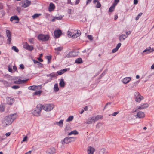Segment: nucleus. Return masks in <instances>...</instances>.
I'll return each instance as SVG.
<instances>
[{"mask_svg": "<svg viewBox=\"0 0 154 154\" xmlns=\"http://www.w3.org/2000/svg\"><path fill=\"white\" fill-rule=\"evenodd\" d=\"M17 117L16 113L11 114L5 116L3 120L2 124L4 127L11 125Z\"/></svg>", "mask_w": 154, "mask_h": 154, "instance_id": "1", "label": "nucleus"}, {"mask_svg": "<svg viewBox=\"0 0 154 154\" xmlns=\"http://www.w3.org/2000/svg\"><path fill=\"white\" fill-rule=\"evenodd\" d=\"M42 105L41 104H38L36 107L32 111V114L35 116H39L40 115V113L42 109Z\"/></svg>", "mask_w": 154, "mask_h": 154, "instance_id": "2", "label": "nucleus"}, {"mask_svg": "<svg viewBox=\"0 0 154 154\" xmlns=\"http://www.w3.org/2000/svg\"><path fill=\"white\" fill-rule=\"evenodd\" d=\"M50 38L48 35H44L42 34H39L37 37V38L40 40L46 41H47Z\"/></svg>", "mask_w": 154, "mask_h": 154, "instance_id": "3", "label": "nucleus"}, {"mask_svg": "<svg viewBox=\"0 0 154 154\" xmlns=\"http://www.w3.org/2000/svg\"><path fill=\"white\" fill-rule=\"evenodd\" d=\"M54 107V106L52 104H45L42 106V109L47 111H49L52 110Z\"/></svg>", "mask_w": 154, "mask_h": 154, "instance_id": "4", "label": "nucleus"}, {"mask_svg": "<svg viewBox=\"0 0 154 154\" xmlns=\"http://www.w3.org/2000/svg\"><path fill=\"white\" fill-rule=\"evenodd\" d=\"M149 106V105L147 103L143 104H141L140 106H137V107L134 109L132 112H134L138 110H140L144 109L147 108Z\"/></svg>", "mask_w": 154, "mask_h": 154, "instance_id": "5", "label": "nucleus"}, {"mask_svg": "<svg viewBox=\"0 0 154 154\" xmlns=\"http://www.w3.org/2000/svg\"><path fill=\"white\" fill-rule=\"evenodd\" d=\"M134 96L135 101L137 102H140L143 99V97L139 92H135Z\"/></svg>", "mask_w": 154, "mask_h": 154, "instance_id": "6", "label": "nucleus"}, {"mask_svg": "<svg viewBox=\"0 0 154 154\" xmlns=\"http://www.w3.org/2000/svg\"><path fill=\"white\" fill-rule=\"evenodd\" d=\"M74 138L73 137H67L63 139V140L61 141V143L63 145H64V144H68L72 141L71 139Z\"/></svg>", "mask_w": 154, "mask_h": 154, "instance_id": "7", "label": "nucleus"}, {"mask_svg": "<svg viewBox=\"0 0 154 154\" xmlns=\"http://www.w3.org/2000/svg\"><path fill=\"white\" fill-rule=\"evenodd\" d=\"M21 6L24 8H26L29 6L31 3L30 1L26 0L23 1L21 2Z\"/></svg>", "mask_w": 154, "mask_h": 154, "instance_id": "8", "label": "nucleus"}, {"mask_svg": "<svg viewBox=\"0 0 154 154\" xmlns=\"http://www.w3.org/2000/svg\"><path fill=\"white\" fill-rule=\"evenodd\" d=\"M6 35L8 38L7 40V43L8 44L11 43V33L10 31L9 30H7L6 31Z\"/></svg>", "mask_w": 154, "mask_h": 154, "instance_id": "9", "label": "nucleus"}, {"mask_svg": "<svg viewBox=\"0 0 154 154\" xmlns=\"http://www.w3.org/2000/svg\"><path fill=\"white\" fill-rule=\"evenodd\" d=\"M56 152V149L54 147H50L46 151L47 154H54Z\"/></svg>", "mask_w": 154, "mask_h": 154, "instance_id": "10", "label": "nucleus"}, {"mask_svg": "<svg viewBox=\"0 0 154 154\" xmlns=\"http://www.w3.org/2000/svg\"><path fill=\"white\" fill-rule=\"evenodd\" d=\"M10 21L14 23H18L19 21V18L17 16H12L10 19Z\"/></svg>", "mask_w": 154, "mask_h": 154, "instance_id": "11", "label": "nucleus"}, {"mask_svg": "<svg viewBox=\"0 0 154 154\" xmlns=\"http://www.w3.org/2000/svg\"><path fill=\"white\" fill-rule=\"evenodd\" d=\"M23 46L24 48L30 51H32L34 49L32 46L29 45L26 42L23 43Z\"/></svg>", "mask_w": 154, "mask_h": 154, "instance_id": "12", "label": "nucleus"}, {"mask_svg": "<svg viewBox=\"0 0 154 154\" xmlns=\"http://www.w3.org/2000/svg\"><path fill=\"white\" fill-rule=\"evenodd\" d=\"M145 114L144 112L142 111L138 112L136 115V118H143L145 117Z\"/></svg>", "mask_w": 154, "mask_h": 154, "instance_id": "13", "label": "nucleus"}, {"mask_svg": "<svg viewBox=\"0 0 154 154\" xmlns=\"http://www.w3.org/2000/svg\"><path fill=\"white\" fill-rule=\"evenodd\" d=\"M54 36L56 38H59L62 34V31L60 29L56 30L54 31Z\"/></svg>", "mask_w": 154, "mask_h": 154, "instance_id": "14", "label": "nucleus"}, {"mask_svg": "<svg viewBox=\"0 0 154 154\" xmlns=\"http://www.w3.org/2000/svg\"><path fill=\"white\" fill-rule=\"evenodd\" d=\"M95 150L94 148L90 146L88 147L87 152L88 154H93Z\"/></svg>", "mask_w": 154, "mask_h": 154, "instance_id": "15", "label": "nucleus"}, {"mask_svg": "<svg viewBox=\"0 0 154 154\" xmlns=\"http://www.w3.org/2000/svg\"><path fill=\"white\" fill-rule=\"evenodd\" d=\"M94 117H90L86 120V123L87 124H91L95 122Z\"/></svg>", "mask_w": 154, "mask_h": 154, "instance_id": "16", "label": "nucleus"}, {"mask_svg": "<svg viewBox=\"0 0 154 154\" xmlns=\"http://www.w3.org/2000/svg\"><path fill=\"white\" fill-rule=\"evenodd\" d=\"M7 103L10 105H11L14 102V100L13 98L10 97H8L6 98Z\"/></svg>", "mask_w": 154, "mask_h": 154, "instance_id": "17", "label": "nucleus"}, {"mask_svg": "<svg viewBox=\"0 0 154 154\" xmlns=\"http://www.w3.org/2000/svg\"><path fill=\"white\" fill-rule=\"evenodd\" d=\"M131 78L130 77H125L123 79L122 81V82L124 84H126L128 83L131 80Z\"/></svg>", "mask_w": 154, "mask_h": 154, "instance_id": "18", "label": "nucleus"}, {"mask_svg": "<svg viewBox=\"0 0 154 154\" xmlns=\"http://www.w3.org/2000/svg\"><path fill=\"white\" fill-rule=\"evenodd\" d=\"M38 87H39L40 88H41V86L40 85H39L38 86H37L35 85L30 86L28 87V89L29 90H35L36 89H37Z\"/></svg>", "mask_w": 154, "mask_h": 154, "instance_id": "19", "label": "nucleus"}, {"mask_svg": "<svg viewBox=\"0 0 154 154\" xmlns=\"http://www.w3.org/2000/svg\"><path fill=\"white\" fill-rule=\"evenodd\" d=\"M63 120H61L59 122H56L54 123V125H57L60 127L63 126Z\"/></svg>", "mask_w": 154, "mask_h": 154, "instance_id": "20", "label": "nucleus"}, {"mask_svg": "<svg viewBox=\"0 0 154 154\" xmlns=\"http://www.w3.org/2000/svg\"><path fill=\"white\" fill-rule=\"evenodd\" d=\"M127 36L124 34L120 35L119 38V40L120 42L124 40L125 38H127Z\"/></svg>", "mask_w": 154, "mask_h": 154, "instance_id": "21", "label": "nucleus"}, {"mask_svg": "<svg viewBox=\"0 0 154 154\" xmlns=\"http://www.w3.org/2000/svg\"><path fill=\"white\" fill-rule=\"evenodd\" d=\"M55 8V6L54 4L51 3L49 5V11H51L53 10Z\"/></svg>", "mask_w": 154, "mask_h": 154, "instance_id": "22", "label": "nucleus"}, {"mask_svg": "<svg viewBox=\"0 0 154 154\" xmlns=\"http://www.w3.org/2000/svg\"><path fill=\"white\" fill-rule=\"evenodd\" d=\"M107 151L105 149H101L99 152V154H107Z\"/></svg>", "mask_w": 154, "mask_h": 154, "instance_id": "23", "label": "nucleus"}, {"mask_svg": "<svg viewBox=\"0 0 154 154\" xmlns=\"http://www.w3.org/2000/svg\"><path fill=\"white\" fill-rule=\"evenodd\" d=\"M59 85L61 87H64L65 86V82L63 79H61L60 80Z\"/></svg>", "mask_w": 154, "mask_h": 154, "instance_id": "24", "label": "nucleus"}, {"mask_svg": "<svg viewBox=\"0 0 154 154\" xmlns=\"http://www.w3.org/2000/svg\"><path fill=\"white\" fill-rule=\"evenodd\" d=\"M78 134V132L76 130H74L70 132L68 134V135H71L72 134H74V135H76Z\"/></svg>", "mask_w": 154, "mask_h": 154, "instance_id": "25", "label": "nucleus"}, {"mask_svg": "<svg viewBox=\"0 0 154 154\" xmlns=\"http://www.w3.org/2000/svg\"><path fill=\"white\" fill-rule=\"evenodd\" d=\"M102 117L101 115H97L95 117H94L95 122L98 121L100 119H101Z\"/></svg>", "mask_w": 154, "mask_h": 154, "instance_id": "26", "label": "nucleus"}, {"mask_svg": "<svg viewBox=\"0 0 154 154\" xmlns=\"http://www.w3.org/2000/svg\"><path fill=\"white\" fill-rule=\"evenodd\" d=\"M153 51V50L152 49H151L150 47H149V48H146V49L144 50L143 52H147L148 53H150L152 52Z\"/></svg>", "mask_w": 154, "mask_h": 154, "instance_id": "27", "label": "nucleus"}, {"mask_svg": "<svg viewBox=\"0 0 154 154\" xmlns=\"http://www.w3.org/2000/svg\"><path fill=\"white\" fill-rule=\"evenodd\" d=\"M75 63H82V61L81 58L77 59L75 61Z\"/></svg>", "mask_w": 154, "mask_h": 154, "instance_id": "28", "label": "nucleus"}, {"mask_svg": "<svg viewBox=\"0 0 154 154\" xmlns=\"http://www.w3.org/2000/svg\"><path fill=\"white\" fill-rule=\"evenodd\" d=\"M41 15V14L36 13L32 15V17L33 19H35L38 18Z\"/></svg>", "mask_w": 154, "mask_h": 154, "instance_id": "29", "label": "nucleus"}, {"mask_svg": "<svg viewBox=\"0 0 154 154\" xmlns=\"http://www.w3.org/2000/svg\"><path fill=\"white\" fill-rule=\"evenodd\" d=\"M54 89L55 91H57L59 90V88L58 87V85L57 84H56L54 85Z\"/></svg>", "mask_w": 154, "mask_h": 154, "instance_id": "30", "label": "nucleus"}, {"mask_svg": "<svg viewBox=\"0 0 154 154\" xmlns=\"http://www.w3.org/2000/svg\"><path fill=\"white\" fill-rule=\"evenodd\" d=\"M46 58L48 60V63H50L51 59V56H46Z\"/></svg>", "mask_w": 154, "mask_h": 154, "instance_id": "31", "label": "nucleus"}, {"mask_svg": "<svg viewBox=\"0 0 154 154\" xmlns=\"http://www.w3.org/2000/svg\"><path fill=\"white\" fill-rule=\"evenodd\" d=\"M0 81L2 82H3V84L4 85L6 86H9L10 85V84L9 83L6 81Z\"/></svg>", "mask_w": 154, "mask_h": 154, "instance_id": "32", "label": "nucleus"}, {"mask_svg": "<svg viewBox=\"0 0 154 154\" xmlns=\"http://www.w3.org/2000/svg\"><path fill=\"white\" fill-rule=\"evenodd\" d=\"M115 6L114 5L111 6L109 9V11L111 12H113L115 8Z\"/></svg>", "mask_w": 154, "mask_h": 154, "instance_id": "33", "label": "nucleus"}, {"mask_svg": "<svg viewBox=\"0 0 154 154\" xmlns=\"http://www.w3.org/2000/svg\"><path fill=\"white\" fill-rule=\"evenodd\" d=\"M72 57H73L72 54V52H70L65 57L66 58H70Z\"/></svg>", "mask_w": 154, "mask_h": 154, "instance_id": "34", "label": "nucleus"}, {"mask_svg": "<svg viewBox=\"0 0 154 154\" xmlns=\"http://www.w3.org/2000/svg\"><path fill=\"white\" fill-rule=\"evenodd\" d=\"M73 119V116H70L66 120L67 122H70L72 121Z\"/></svg>", "mask_w": 154, "mask_h": 154, "instance_id": "35", "label": "nucleus"}, {"mask_svg": "<svg viewBox=\"0 0 154 154\" xmlns=\"http://www.w3.org/2000/svg\"><path fill=\"white\" fill-rule=\"evenodd\" d=\"M63 49V47L62 46L58 47L57 48H55L54 49L55 51H61Z\"/></svg>", "mask_w": 154, "mask_h": 154, "instance_id": "36", "label": "nucleus"}, {"mask_svg": "<svg viewBox=\"0 0 154 154\" xmlns=\"http://www.w3.org/2000/svg\"><path fill=\"white\" fill-rule=\"evenodd\" d=\"M80 33H79L78 32V31H77V32L76 33L72 35V37L74 38H76L77 37L79 36L80 35Z\"/></svg>", "mask_w": 154, "mask_h": 154, "instance_id": "37", "label": "nucleus"}, {"mask_svg": "<svg viewBox=\"0 0 154 154\" xmlns=\"http://www.w3.org/2000/svg\"><path fill=\"white\" fill-rule=\"evenodd\" d=\"M102 126V124L101 123H98L96 125V128L97 129H100Z\"/></svg>", "mask_w": 154, "mask_h": 154, "instance_id": "38", "label": "nucleus"}, {"mask_svg": "<svg viewBox=\"0 0 154 154\" xmlns=\"http://www.w3.org/2000/svg\"><path fill=\"white\" fill-rule=\"evenodd\" d=\"M49 75L52 77H54L57 76L58 75H57L56 73H52L50 74Z\"/></svg>", "mask_w": 154, "mask_h": 154, "instance_id": "39", "label": "nucleus"}, {"mask_svg": "<svg viewBox=\"0 0 154 154\" xmlns=\"http://www.w3.org/2000/svg\"><path fill=\"white\" fill-rule=\"evenodd\" d=\"M12 49L16 52H18L19 51L18 49L15 46H13L12 48Z\"/></svg>", "mask_w": 154, "mask_h": 154, "instance_id": "40", "label": "nucleus"}, {"mask_svg": "<svg viewBox=\"0 0 154 154\" xmlns=\"http://www.w3.org/2000/svg\"><path fill=\"white\" fill-rule=\"evenodd\" d=\"M5 110V107L2 105H0V111L3 112Z\"/></svg>", "mask_w": 154, "mask_h": 154, "instance_id": "41", "label": "nucleus"}, {"mask_svg": "<svg viewBox=\"0 0 154 154\" xmlns=\"http://www.w3.org/2000/svg\"><path fill=\"white\" fill-rule=\"evenodd\" d=\"M41 92H42V91H36V92H35L33 94L34 95H40L41 94Z\"/></svg>", "mask_w": 154, "mask_h": 154, "instance_id": "42", "label": "nucleus"}, {"mask_svg": "<svg viewBox=\"0 0 154 154\" xmlns=\"http://www.w3.org/2000/svg\"><path fill=\"white\" fill-rule=\"evenodd\" d=\"M142 14H142V13H140L138 14V15H137V16L136 17L135 20H137L139 19V17H140V16L142 15Z\"/></svg>", "mask_w": 154, "mask_h": 154, "instance_id": "43", "label": "nucleus"}, {"mask_svg": "<svg viewBox=\"0 0 154 154\" xmlns=\"http://www.w3.org/2000/svg\"><path fill=\"white\" fill-rule=\"evenodd\" d=\"M63 16H59V17H55V18L56 19V20H61L62 19L63 17Z\"/></svg>", "mask_w": 154, "mask_h": 154, "instance_id": "44", "label": "nucleus"}, {"mask_svg": "<svg viewBox=\"0 0 154 154\" xmlns=\"http://www.w3.org/2000/svg\"><path fill=\"white\" fill-rule=\"evenodd\" d=\"M57 73L58 74V75H60L63 74V72L62 71V70H61L60 71H59L57 72Z\"/></svg>", "mask_w": 154, "mask_h": 154, "instance_id": "45", "label": "nucleus"}, {"mask_svg": "<svg viewBox=\"0 0 154 154\" xmlns=\"http://www.w3.org/2000/svg\"><path fill=\"white\" fill-rule=\"evenodd\" d=\"M29 42L31 44H33L34 42V39L33 38H30L28 40Z\"/></svg>", "mask_w": 154, "mask_h": 154, "instance_id": "46", "label": "nucleus"}, {"mask_svg": "<svg viewBox=\"0 0 154 154\" xmlns=\"http://www.w3.org/2000/svg\"><path fill=\"white\" fill-rule=\"evenodd\" d=\"M101 5L99 2H98L96 5V7L97 8H100L101 7Z\"/></svg>", "mask_w": 154, "mask_h": 154, "instance_id": "47", "label": "nucleus"}, {"mask_svg": "<svg viewBox=\"0 0 154 154\" xmlns=\"http://www.w3.org/2000/svg\"><path fill=\"white\" fill-rule=\"evenodd\" d=\"M19 86L18 85H14L12 87V88L14 89H17L19 88Z\"/></svg>", "mask_w": 154, "mask_h": 154, "instance_id": "48", "label": "nucleus"}, {"mask_svg": "<svg viewBox=\"0 0 154 154\" xmlns=\"http://www.w3.org/2000/svg\"><path fill=\"white\" fill-rule=\"evenodd\" d=\"M119 2V0H115L113 5L116 6Z\"/></svg>", "mask_w": 154, "mask_h": 154, "instance_id": "49", "label": "nucleus"}, {"mask_svg": "<svg viewBox=\"0 0 154 154\" xmlns=\"http://www.w3.org/2000/svg\"><path fill=\"white\" fill-rule=\"evenodd\" d=\"M72 54L73 57L76 56L78 54L76 52L72 51Z\"/></svg>", "mask_w": 154, "mask_h": 154, "instance_id": "50", "label": "nucleus"}, {"mask_svg": "<svg viewBox=\"0 0 154 154\" xmlns=\"http://www.w3.org/2000/svg\"><path fill=\"white\" fill-rule=\"evenodd\" d=\"M28 79L27 80H20V84L21 83H24L26 82Z\"/></svg>", "mask_w": 154, "mask_h": 154, "instance_id": "51", "label": "nucleus"}, {"mask_svg": "<svg viewBox=\"0 0 154 154\" xmlns=\"http://www.w3.org/2000/svg\"><path fill=\"white\" fill-rule=\"evenodd\" d=\"M121 45V43H119L116 46V48L118 49L120 47Z\"/></svg>", "mask_w": 154, "mask_h": 154, "instance_id": "52", "label": "nucleus"}, {"mask_svg": "<svg viewBox=\"0 0 154 154\" xmlns=\"http://www.w3.org/2000/svg\"><path fill=\"white\" fill-rule=\"evenodd\" d=\"M68 34L69 35H70V36H72V35H74V34H72V32L69 31L68 32Z\"/></svg>", "mask_w": 154, "mask_h": 154, "instance_id": "53", "label": "nucleus"}, {"mask_svg": "<svg viewBox=\"0 0 154 154\" xmlns=\"http://www.w3.org/2000/svg\"><path fill=\"white\" fill-rule=\"evenodd\" d=\"M118 50V49H117L116 48L113 49L112 50V53H114L116 52Z\"/></svg>", "mask_w": 154, "mask_h": 154, "instance_id": "54", "label": "nucleus"}, {"mask_svg": "<svg viewBox=\"0 0 154 154\" xmlns=\"http://www.w3.org/2000/svg\"><path fill=\"white\" fill-rule=\"evenodd\" d=\"M37 65L39 67H42L43 66V65L39 62L38 63Z\"/></svg>", "mask_w": 154, "mask_h": 154, "instance_id": "55", "label": "nucleus"}, {"mask_svg": "<svg viewBox=\"0 0 154 154\" xmlns=\"http://www.w3.org/2000/svg\"><path fill=\"white\" fill-rule=\"evenodd\" d=\"M87 37L90 40H92L93 39V38H92V36L91 35H88L87 36Z\"/></svg>", "mask_w": 154, "mask_h": 154, "instance_id": "56", "label": "nucleus"}, {"mask_svg": "<svg viewBox=\"0 0 154 154\" xmlns=\"http://www.w3.org/2000/svg\"><path fill=\"white\" fill-rule=\"evenodd\" d=\"M27 137L26 136L23 138V140L22 141L24 142V141H26L27 140Z\"/></svg>", "mask_w": 154, "mask_h": 154, "instance_id": "57", "label": "nucleus"}, {"mask_svg": "<svg viewBox=\"0 0 154 154\" xmlns=\"http://www.w3.org/2000/svg\"><path fill=\"white\" fill-rule=\"evenodd\" d=\"M119 113V112H114L112 114V115L114 116H116L117 114Z\"/></svg>", "mask_w": 154, "mask_h": 154, "instance_id": "58", "label": "nucleus"}, {"mask_svg": "<svg viewBox=\"0 0 154 154\" xmlns=\"http://www.w3.org/2000/svg\"><path fill=\"white\" fill-rule=\"evenodd\" d=\"M14 83L16 84H20V80H18L17 81H16L14 82Z\"/></svg>", "mask_w": 154, "mask_h": 154, "instance_id": "59", "label": "nucleus"}, {"mask_svg": "<svg viewBox=\"0 0 154 154\" xmlns=\"http://www.w3.org/2000/svg\"><path fill=\"white\" fill-rule=\"evenodd\" d=\"M8 71L9 72H14V71L13 72V70L11 67H8Z\"/></svg>", "mask_w": 154, "mask_h": 154, "instance_id": "60", "label": "nucleus"}, {"mask_svg": "<svg viewBox=\"0 0 154 154\" xmlns=\"http://www.w3.org/2000/svg\"><path fill=\"white\" fill-rule=\"evenodd\" d=\"M20 67L21 69H23L24 68V65L22 64H21L20 65Z\"/></svg>", "mask_w": 154, "mask_h": 154, "instance_id": "61", "label": "nucleus"}, {"mask_svg": "<svg viewBox=\"0 0 154 154\" xmlns=\"http://www.w3.org/2000/svg\"><path fill=\"white\" fill-rule=\"evenodd\" d=\"M92 0H87L86 2V5H88V3H89L91 2Z\"/></svg>", "mask_w": 154, "mask_h": 154, "instance_id": "62", "label": "nucleus"}, {"mask_svg": "<svg viewBox=\"0 0 154 154\" xmlns=\"http://www.w3.org/2000/svg\"><path fill=\"white\" fill-rule=\"evenodd\" d=\"M33 61L34 63L37 64H38V63L39 62V61H37V60H33Z\"/></svg>", "mask_w": 154, "mask_h": 154, "instance_id": "63", "label": "nucleus"}, {"mask_svg": "<svg viewBox=\"0 0 154 154\" xmlns=\"http://www.w3.org/2000/svg\"><path fill=\"white\" fill-rule=\"evenodd\" d=\"M11 134L10 132H8L5 134V135L6 137L9 136Z\"/></svg>", "mask_w": 154, "mask_h": 154, "instance_id": "64", "label": "nucleus"}]
</instances>
